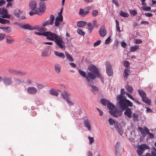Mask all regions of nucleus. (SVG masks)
<instances>
[{
  "label": "nucleus",
  "instance_id": "f257e3e1",
  "mask_svg": "<svg viewBox=\"0 0 156 156\" xmlns=\"http://www.w3.org/2000/svg\"><path fill=\"white\" fill-rule=\"evenodd\" d=\"M44 35L46 37L47 39L54 41L58 48L62 50H65V43L60 36H58L56 34L50 31L46 32Z\"/></svg>",
  "mask_w": 156,
  "mask_h": 156
},
{
  "label": "nucleus",
  "instance_id": "f03ea898",
  "mask_svg": "<svg viewBox=\"0 0 156 156\" xmlns=\"http://www.w3.org/2000/svg\"><path fill=\"white\" fill-rule=\"evenodd\" d=\"M126 93L125 91L124 88H122L121 90V94L118 95L116 97V99L118 101L120 106H121L123 108L127 107V105L132 106V103L129 100L126 99L125 97H124L123 95Z\"/></svg>",
  "mask_w": 156,
  "mask_h": 156
},
{
  "label": "nucleus",
  "instance_id": "7ed1b4c3",
  "mask_svg": "<svg viewBox=\"0 0 156 156\" xmlns=\"http://www.w3.org/2000/svg\"><path fill=\"white\" fill-rule=\"evenodd\" d=\"M107 107L109 110V113L113 117L116 118L121 115V112L115 108L114 104L109 102L107 104Z\"/></svg>",
  "mask_w": 156,
  "mask_h": 156
},
{
  "label": "nucleus",
  "instance_id": "20e7f679",
  "mask_svg": "<svg viewBox=\"0 0 156 156\" xmlns=\"http://www.w3.org/2000/svg\"><path fill=\"white\" fill-rule=\"evenodd\" d=\"M37 6L36 2L35 1H31L29 4V7L31 9V12H29V14L30 16H32L33 14H39V12L38 10L35 9Z\"/></svg>",
  "mask_w": 156,
  "mask_h": 156
},
{
  "label": "nucleus",
  "instance_id": "39448f33",
  "mask_svg": "<svg viewBox=\"0 0 156 156\" xmlns=\"http://www.w3.org/2000/svg\"><path fill=\"white\" fill-rule=\"evenodd\" d=\"M90 70L93 73L96 74L100 78L101 81L103 83L104 79L101 74L99 72L97 68L94 65H91L89 68Z\"/></svg>",
  "mask_w": 156,
  "mask_h": 156
},
{
  "label": "nucleus",
  "instance_id": "423d86ee",
  "mask_svg": "<svg viewBox=\"0 0 156 156\" xmlns=\"http://www.w3.org/2000/svg\"><path fill=\"white\" fill-rule=\"evenodd\" d=\"M108 122L110 126L114 125V127L116 130L121 135H122L123 132L122 130L120 129L119 126L117 122H115L113 119L110 118L108 119Z\"/></svg>",
  "mask_w": 156,
  "mask_h": 156
},
{
  "label": "nucleus",
  "instance_id": "0eeeda50",
  "mask_svg": "<svg viewBox=\"0 0 156 156\" xmlns=\"http://www.w3.org/2000/svg\"><path fill=\"white\" fill-rule=\"evenodd\" d=\"M137 148L136 152L137 154L140 156L142 154L145 150L149 148V147L145 144H142L138 145L137 146Z\"/></svg>",
  "mask_w": 156,
  "mask_h": 156
},
{
  "label": "nucleus",
  "instance_id": "6e6552de",
  "mask_svg": "<svg viewBox=\"0 0 156 156\" xmlns=\"http://www.w3.org/2000/svg\"><path fill=\"white\" fill-rule=\"evenodd\" d=\"M138 92L140 96L142 98L143 101L148 105L151 104V101L150 100L147 98V95L145 92L142 90H139Z\"/></svg>",
  "mask_w": 156,
  "mask_h": 156
},
{
  "label": "nucleus",
  "instance_id": "1a4fd4ad",
  "mask_svg": "<svg viewBox=\"0 0 156 156\" xmlns=\"http://www.w3.org/2000/svg\"><path fill=\"white\" fill-rule=\"evenodd\" d=\"M106 72L109 76H111L113 74V71L110 62L107 61L105 62Z\"/></svg>",
  "mask_w": 156,
  "mask_h": 156
},
{
  "label": "nucleus",
  "instance_id": "9d476101",
  "mask_svg": "<svg viewBox=\"0 0 156 156\" xmlns=\"http://www.w3.org/2000/svg\"><path fill=\"white\" fill-rule=\"evenodd\" d=\"M127 105V107L124 108H123L121 106H120L121 108L123 110H125V111L124 112V114L126 116H127L129 118H131L132 117V111L131 109L128 108V107H132L133 106V104H132V106H128Z\"/></svg>",
  "mask_w": 156,
  "mask_h": 156
},
{
  "label": "nucleus",
  "instance_id": "9b49d317",
  "mask_svg": "<svg viewBox=\"0 0 156 156\" xmlns=\"http://www.w3.org/2000/svg\"><path fill=\"white\" fill-rule=\"evenodd\" d=\"M96 74H94V73L89 72L88 73L87 75L86 79L87 80L88 83H90V80H94L95 79Z\"/></svg>",
  "mask_w": 156,
  "mask_h": 156
},
{
  "label": "nucleus",
  "instance_id": "f8f14e48",
  "mask_svg": "<svg viewBox=\"0 0 156 156\" xmlns=\"http://www.w3.org/2000/svg\"><path fill=\"white\" fill-rule=\"evenodd\" d=\"M19 26L21 28L25 30H33L36 29L35 27H32L30 25L28 24H20L19 25Z\"/></svg>",
  "mask_w": 156,
  "mask_h": 156
},
{
  "label": "nucleus",
  "instance_id": "ddd939ff",
  "mask_svg": "<svg viewBox=\"0 0 156 156\" xmlns=\"http://www.w3.org/2000/svg\"><path fill=\"white\" fill-rule=\"evenodd\" d=\"M28 92L31 94H35L37 92V89L34 87H29L27 90Z\"/></svg>",
  "mask_w": 156,
  "mask_h": 156
},
{
  "label": "nucleus",
  "instance_id": "4468645a",
  "mask_svg": "<svg viewBox=\"0 0 156 156\" xmlns=\"http://www.w3.org/2000/svg\"><path fill=\"white\" fill-rule=\"evenodd\" d=\"M46 9L45 2H40L39 3V8L38 10L40 12H44Z\"/></svg>",
  "mask_w": 156,
  "mask_h": 156
},
{
  "label": "nucleus",
  "instance_id": "2eb2a0df",
  "mask_svg": "<svg viewBox=\"0 0 156 156\" xmlns=\"http://www.w3.org/2000/svg\"><path fill=\"white\" fill-rule=\"evenodd\" d=\"M99 33L100 36L101 37H104L106 34V31L104 26H102L100 28L99 30Z\"/></svg>",
  "mask_w": 156,
  "mask_h": 156
},
{
  "label": "nucleus",
  "instance_id": "dca6fc26",
  "mask_svg": "<svg viewBox=\"0 0 156 156\" xmlns=\"http://www.w3.org/2000/svg\"><path fill=\"white\" fill-rule=\"evenodd\" d=\"M3 81L4 84L6 85L11 84L12 83V79L9 77H5L4 78Z\"/></svg>",
  "mask_w": 156,
  "mask_h": 156
},
{
  "label": "nucleus",
  "instance_id": "f3484780",
  "mask_svg": "<svg viewBox=\"0 0 156 156\" xmlns=\"http://www.w3.org/2000/svg\"><path fill=\"white\" fill-rule=\"evenodd\" d=\"M1 14L2 15V17L4 18L9 19L10 17V15L8 14L7 10L5 9H2Z\"/></svg>",
  "mask_w": 156,
  "mask_h": 156
},
{
  "label": "nucleus",
  "instance_id": "a211bd4d",
  "mask_svg": "<svg viewBox=\"0 0 156 156\" xmlns=\"http://www.w3.org/2000/svg\"><path fill=\"white\" fill-rule=\"evenodd\" d=\"M49 48H46L42 52L41 56L42 57L49 56L50 55V52H49Z\"/></svg>",
  "mask_w": 156,
  "mask_h": 156
},
{
  "label": "nucleus",
  "instance_id": "6ab92c4d",
  "mask_svg": "<svg viewBox=\"0 0 156 156\" xmlns=\"http://www.w3.org/2000/svg\"><path fill=\"white\" fill-rule=\"evenodd\" d=\"M0 29L2 30L3 31L6 33H9L11 32L12 28L11 27L8 26L6 27H0Z\"/></svg>",
  "mask_w": 156,
  "mask_h": 156
},
{
  "label": "nucleus",
  "instance_id": "aec40b11",
  "mask_svg": "<svg viewBox=\"0 0 156 156\" xmlns=\"http://www.w3.org/2000/svg\"><path fill=\"white\" fill-rule=\"evenodd\" d=\"M62 98L65 100L69 99L70 96V93L66 90H65L62 94Z\"/></svg>",
  "mask_w": 156,
  "mask_h": 156
},
{
  "label": "nucleus",
  "instance_id": "412c9836",
  "mask_svg": "<svg viewBox=\"0 0 156 156\" xmlns=\"http://www.w3.org/2000/svg\"><path fill=\"white\" fill-rule=\"evenodd\" d=\"M144 128L146 133L149 135V136L150 138L152 139L154 137V135L153 134L150 132L149 129L146 126H144Z\"/></svg>",
  "mask_w": 156,
  "mask_h": 156
},
{
  "label": "nucleus",
  "instance_id": "4be33fe9",
  "mask_svg": "<svg viewBox=\"0 0 156 156\" xmlns=\"http://www.w3.org/2000/svg\"><path fill=\"white\" fill-rule=\"evenodd\" d=\"M130 73L131 72L129 69L127 68L125 69L124 71V73L123 74L124 79L125 80L126 79Z\"/></svg>",
  "mask_w": 156,
  "mask_h": 156
},
{
  "label": "nucleus",
  "instance_id": "5701e85b",
  "mask_svg": "<svg viewBox=\"0 0 156 156\" xmlns=\"http://www.w3.org/2000/svg\"><path fill=\"white\" fill-rule=\"evenodd\" d=\"M6 42L8 44H10L12 43L15 41L14 38H12L11 36H8L5 37Z\"/></svg>",
  "mask_w": 156,
  "mask_h": 156
},
{
  "label": "nucleus",
  "instance_id": "b1692460",
  "mask_svg": "<svg viewBox=\"0 0 156 156\" xmlns=\"http://www.w3.org/2000/svg\"><path fill=\"white\" fill-rule=\"evenodd\" d=\"M55 55L59 57L60 58L64 59L65 58V55L64 54L61 52H59L57 51H54Z\"/></svg>",
  "mask_w": 156,
  "mask_h": 156
},
{
  "label": "nucleus",
  "instance_id": "393cba45",
  "mask_svg": "<svg viewBox=\"0 0 156 156\" xmlns=\"http://www.w3.org/2000/svg\"><path fill=\"white\" fill-rule=\"evenodd\" d=\"M65 54L66 58L68 61L72 62L74 61V59L72 56L67 51H65Z\"/></svg>",
  "mask_w": 156,
  "mask_h": 156
},
{
  "label": "nucleus",
  "instance_id": "a878e982",
  "mask_svg": "<svg viewBox=\"0 0 156 156\" xmlns=\"http://www.w3.org/2000/svg\"><path fill=\"white\" fill-rule=\"evenodd\" d=\"M89 13L88 11H84L83 9H80L79 14L82 16H84Z\"/></svg>",
  "mask_w": 156,
  "mask_h": 156
},
{
  "label": "nucleus",
  "instance_id": "bb28decb",
  "mask_svg": "<svg viewBox=\"0 0 156 156\" xmlns=\"http://www.w3.org/2000/svg\"><path fill=\"white\" fill-rule=\"evenodd\" d=\"M84 124L85 126L87 128L88 130L90 131L91 130V127L90 126V122L89 121L87 120H86L84 122Z\"/></svg>",
  "mask_w": 156,
  "mask_h": 156
},
{
  "label": "nucleus",
  "instance_id": "cd10ccee",
  "mask_svg": "<svg viewBox=\"0 0 156 156\" xmlns=\"http://www.w3.org/2000/svg\"><path fill=\"white\" fill-rule=\"evenodd\" d=\"M26 74V73L23 71L16 70L15 75L19 76H22L25 75Z\"/></svg>",
  "mask_w": 156,
  "mask_h": 156
},
{
  "label": "nucleus",
  "instance_id": "c85d7f7f",
  "mask_svg": "<svg viewBox=\"0 0 156 156\" xmlns=\"http://www.w3.org/2000/svg\"><path fill=\"white\" fill-rule=\"evenodd\" d=\"M58 91H59V90H56L54 89H51L49 91V93L55 96H57L58 95V92H57Z\"/></svg>",
  "mask_w": 156,
  "mask_h": 156
},
{
  "label": "nucleus",
  "instance_id": "c756f323",
  "mask_svg": "<svg viewBox=\"0 0 156 156\" xmlns=\"http://www.w3.org/2000/svg\"><path fill=\"white\" fill-rule=\"evenodd\" d=\"M126 89L128 92L130 93H132L133 90L131 86L128 85L126 86Z\"/></svg>",
  "mask_w": 156,
  "mask_h": 156
},
{
  "label": "nucleus",
  "instance_id": "7c9ffc66",
  "mask_svg": "<svg viewBox=\"0 0 156 156\" xmlns=\"http://www.w3.org/2000/svg\"><path fill=\"white\" fill-rule=\"evenodd\" d=\"M55 70L56 72L57 73H59L61 71V67L60 66L56 64L55 66Z\"/></svg>",
  "mask_w": 156,
  "mask_h": 156
},
{
  "label": "nucleus",
  "instance_id": "2f4dec72",
  "mask_svg": "<svg viewBox=\"0 0 156 156\" xmlns=\"http://www.w3.org/2000/svg\"><path fill=\"white\" fill-rule=\"evenodd\" d=\"M86 22L83 21H80L77 24V26L78 27H82L85 26L86 25Z\"/></svg>",
  "mask_w": 156,
  "mask_h": 156
},
{
  "label": "nucleus",
  "instance_id": "473e14b6",
  "mask_svg": "<svg viewBox=\"0 0 156 156\" xmlns=\"http://www.w3.org/2000/svg\"><path fill=\"white\" fill-rule=\"evenodd\" d=\"M88 84L90 86L91 88V90L93 91H98V89L97 87L93 85L90 84L88 83Z\"/></svg>",
  "mask_w": 156,
  "mask_h": 156
},
{
  "label": "nucleus",
  "instance_id": "72a5a7b5",
  "mask_svg": "<svg viewBox=\"0 0 156 156\" xmlns=\"http://www.w3.org/2000/svg\"><path fill=\"white\" fill-rule=\"evenodd\" d=\"M87 26L88 32L90 33L92 31L93 28V27L92 26V23L90 22L89 23H88Z\"/></svg>",
  "mask_w": 156,
  "mask_h": 156
},
{
  "label": "nucleus",
  "instance_id": "f704fd0d",
  "mask_svg": "<svg viewBox=\"0 0 156 156\" xmlns=\"http://www.w3.org/2000/svg\"><path fill=\"white\" fill-rule=\"evenodd\" d=\"M21 11L20 10L18 9H15L14 12L13 14L17 17H19L20 14L21 13Z\"/></svg>",
  "mask_w": 156,
  "mask_h": 156
},
{
  "label": "nucleus",
  "instance_id": "c9c22d12",
  "mask_svg": "<svg viewBox=\"0 0 156 156\" xmlns=\"http://www.w3.org/2000/svg\"><path fill=\"white\" fill-rule=\"evenodd\" d=\"M8 20L0 18V23L2 24H5L9 23Z\"/></svg>",
  "mask_w": 156,
  "mask_h": 156
},
{
  "label": "nucleus",
  "instance_id": "e433bc0d",
  "mask_svg": "<svg viewBox=\"0 0 156 156\" xmlns=\"http://www.w3.org/2000/svg\"><path fill=\"white\" fill-rule=\"evenodd\" d=\"M119 14L120 16L124 17H127L129 16V15L127 13L124 12L122 11H120Z\"/></svg>",
  "mask_w": 156,
  "mask_h": 156
},
{
  "label": "nucleus",
  "instance_id": "4c0bfd02",
  "mask_svg": "<svg viewBox=\"0 0 156 156\" xmlns=\"http://www.w3.org/2000/svg\"><path fill=\"white\" fill-rule=\"evenodd\" d=\"M138 114L133 113L132 117L134 121H137L138 120Z\"/></svg>",
  "mask_w": 156,
  "mask_h": 156
},
{
  "label": "nucleus",
  "instance_id": "58836bf2",
  "mask_svg": "<svg viewBox=\"0 0 156 156\" xmlns=\"http://www.w3.org/2000/svg\"><path fill=\"white\" fill-rule=\"evenodd\" d=\"M55 19V16L53 15H51L50 16V20H49V22L50 24L51 25H52L53 23V22Z\"/></svg>",
  "mask_w": 156,
  "mask_h": 156
},
{
  "label": "nucleus",
  "instance_id": "ea45409f",
  "mask_svg": "<svg viewBox=\"0 0 156 156\" xmlns=\"http://www.w3.org/2000/svg\"><path fill=\"white\" fill-rule=\"evenodd\" d=\"M78 72L83 77L86 78L87 75L85 72L80 69L78 70Z\"/></svg>",
  "mask_w": 156,
  "mask_h": 156
},
{
  "label": "nucleus",
  "instance_id": "a19ab883",
  "mask_svg": "<svg viewBox=\"0 0 156 156\" xmlns=\"http://www.w3.org/2000/svg\"><path fill=\"white\" fill-rule=\"evenodd\" d=\"M115 23L116 24V30L118 31L119 33H120L121 32V31L120 30V28L119 26V22L117 20H115Z\"/></svg>",
  "mask_w": 156,
  "mask_h": 156
},
{
  "label": "nucleus",
  "instance_id": "79ce46f5",
  "mask_svg": "<svg viewBox=\"0 0 156 156\" xmlns=\"http://www.w3.org/2000/svg\"><path fill=\"white\" fill-rule=\"evenodd\" d=\"M139 49V47L138 45L135 46L131 47L130 51L131 52H134Z\"/></svg>",
  "mask_w": 156,
  "mask_h": 156
},
{
  "label": "nucleus",
  "instance_id": "37998d69",
  "mask_svg": "<svg viewBox=\"0 0 156 156\" xmlns=\"http://www.w3.org/2000/svg\"><path fill=\"white\" fill-rule=\"evenodd\" d=\"M138 130L143 135H144L146 133L144 128L143 129L142 127L139 126L138 128Z\"/></svg>",
  "mask_w": 156,
  "mask_h": 156
},
{
  "label": "nucleus",
  "instance_id": "c03bdc74",
  "mask_svg": "<svg viewBox=\"0 0 156 156\" xmlns=\"http://www.w3.org/2000/svg\"><path fill=\"white\" fill-rule=\"evenodd\" d=\"M101 103L104 105L106 106L107 105V103L109 102L108 101H107L105 99H102L101 101Z\"/></svg>",
  "mask_w": 156,
  "mask_h": 156
},
{
  "label": "nucleus",
  "instance_id": "a18cd8bd",
  "mask_svg": "<svg viewBox=\"0 0 156 156\" xmlns=\"http://www.w3.org/2000/svg\"><path fill=\"white\" fill-rule=\"evenodd\" d=\"M15 82L16 84H19L23 83L24 82V81L22 80L17 79L15 80Z\"/></svg>",
  "mask_w": 156,
  "mask_h": 156
},
{
  "label": "nucleus",
  "instance_id": "49530a36",
  "mask_svg": "<svg viewBox=\"0 0 156 156\" xmlns=\"http://www.w3.org/2000/svg\"><path fill=\"white\" fill-rule=\"evenodd\" d=\"M142 9L145 11H149L151 10V8L150 6H142Z\"/></svg>",
  "mask_w": 156,
  "mask_h": 156
},
{
  "label": "nucleus",
  "instance_id": "de8ad7c7",
  "mask_svg": "<svg viewBox=\"0 0 156 156\" xmlns=\"http://www.w3.org/2000/svg\"><path fill=\"white\" fill-rule=\"evenodd\" d=\"M77 33L83 36L85 34V33L83 31L81 30L80 29L77 30Z\"/></svg>",
  "mask_w": 156,
  "mask_h": 156
},
{
  "label": "nucleus",
  "instance_id": "09e8293b",
  "mask_svg": "<svg viewBox=\"0 0 156 156\" xmlns=\"http://www.w3.org/2000/svg\"><path fill=\"white\" fill-rule=\"evenodd\" d=\"M88 138L89 141V143L90 144H92L94 142V140L93 137L88 136Z\"/></svg>",
  "mask_w": 156,
  "mask_h": 156
},
{
  "label": "nucleus",
  "instance_id": "8fccbe9b",
  "mask_svg": "<svg viewBox=\"0 0 156 156\" xmlns=\"http://www.w3.org/2000/svg\"><path fill=\"white\" fill-rule=\"evenodd\" d=\"M55 20L60 22H62L63 20V17L62 15L56 17Z\"/></svg>",
  "mask_w": 156,
  "mask_h": 156
},
{
  "label": "nucleus",
  "instance_id": "3c124183",
  "mask_svg": "<svg viewBox=\"0 0 156 156\" xmlns=\"http://www.w3.org/2000/svg\"><path fill=\"white\" fill-rule=\"evenodd\" d=\"M98 14V12L97 10H94L92 13V16L93 17H95Z\"/></svg>",
  "mask_w": 156,
  "mask_h": 156
},
{
  "label": "nucleus",
  "instance_id": "603ef678",
  "mask_svg": "<svg viewBox=\"0 0 156 156\" xmlns=\"http://www.w3.org/2000/svg\"><path fill=\"white\" fill-rule=\"evenodd\" d=\"M126 94L127 96L129 98H130L132 100H133V101H137V100H135L134 98L132 96L130 95V94H129L128 92H126Z\"/></svg>",
  "mask_w": 156,
  "mask_h": 156
},
{
  "label": "nucleus",
  "instance_id": "864d4df0",
  "mask_svg": "<svg viewBox=\"0 0 156 156\" xmlns=\"http://www.w3.org/2000/svg\"><path fill=\"white\" fill-rule=\"evenodd\" d=\"M8 71L9 73L15 75L16 70L12 69H10Z\"/></svg>",
  "mask_w": 156,
  "mask_h": 156
},
{
  "label": "nucleus",
  "instance_id": "5fc2aeb1",
  "mask_svg": "<svg viewBox=\"0 0 156 156\" xmlns=\"http://www.w3.org/2000/svg\"><path fill=\"white\" fill-rule=\"evenodd\" d=\"M101 42V41L100 40H98L96 42H95L94 44V46L96 47L98 46L100 44Z\"/></svg>",
  "mask_w": 156,
  "mask_h": 156
},
{
  "label": "nucleus",
  "instance_id": "6e6d98bb",
  "mask_svg": "<svg viewBox=\"0 0 156 156\" xmlns=\"http://www.w3.org/2000/svg\"><path fill=\"white\" fill-rule=\"evenodd\" d=\"M48 25H51L50 24L49 20L46 21L42 23V26L43 27H45Z\"/></svg>",
  "mask_w": 156,
  "mask_h": 156
},
{
  "label": "nucleus",
  "instance_id": "4d7b16f0",
  "mask_svg": "<svg viewBox=\"0 0 156 156\" xmlns=\"http://www.w3.org/2000/svg\"><path fill=\"white\" fill-rule=\"evenodd\" d=\"M5 34L4 33L0 34V41L2 40L5 36Z\"/></svg>",
  "mask_w": 156,
  "mask_h": 156
},
{
  "label": "nucleus",
  "instance_id": "13d9d810",
  "mask_svg": "<svg viewBox=\"0 0 156 156\" xmlns=\"http://www.w3.org/2000/svg\"><path fill=\"white\" fill-rule=\"evenodd\" d=\"M129 64V62L128 61H125L123 63L124 66L126 67H127Z\"/></svg>",
  "mask_w": 156,
  "mask_h": 156
},
{
  "label": "nucleus",
  "instance_id": "bf43d9fd",
  "mask_svg": "<svg viewBox=\"0 0 156 156\" xmlns=\"http://www.w3.org/2000/svg\"><path fill=\"white\" fill-rule=\"evenodd\" d=\"M37 87L38 89H42L43 87V86L42 84L38 83L37 84Z\"/></svg>",
  "mask_w": 156,
  "mask_h": 156
},
{
  "label": "nucleus",
  "instance_id": "052dcab7",
  "mask_svg": "<svg viewBox=\"0 0 156 156\" xmlns=\"http://www.w3.org/2000/svg\"><path fill=\"white\" fill-rule=\"evenodd\" d=\"M130 13L133 16H135L137 14V12L136 11L133 10L130 12Z\"/></svg>",
  "mask_w": 156,
  "mask_h": 156
},
{
  "label": "nucleus",
  "instance_id": "680f3d73",
  "mask_svg": "<svg viewBox=\"0 0 156 156\" xmlns=\"http://www.w3.org/2000/svg\"><path fill=\"white\" fill-rule=\"evenodd\" d=\"M67 104L70 105L72 106L73 105V104L69 100V99H67L66 100Z\"/></svg>",
  "mask_w": 156,
  "mask_h": 156
},
{
  "label": "nucleus",
  "instance_id": "e2e57ef3",
  "mask_svg": "<svg viewBox=\"0 0 156 156\" xmlns=\"http://www.w3.org/2000/svg\"><path fill=\"white\" fill-rule=\"evenodd\" d=\"M110 37H108L105 40V43L106 44H108L110 42Z\"/></svg>",
  "mask_w": 156,
  "mask_h": 156
},
{
  "label": "nucleus",
  "instance_id": "0e129e2a",
  "mask_svg": "<svg viewBox=\"0 0 156 156\" xmlns=\"http://www.w3.org/2000/svg\"><path fill=\"white\" fill-rule=\"evenodd\" d=\"M60 23V21L55 20V26H59Z\"/></svg>",
  "mask_w": 156,
  "mask_h": 156
},
{
  "label": "nucleus",
  "instance_id": "69168bd1",
  "mask_svg": "<svg viewBox=\"0 0 156 156\" xmlns=\"http://www.w3.org/2000/svg\"><path fill=\"white\" fill-rule=\"evenodd\" d=\"M121 45L122 47L124 48H125L126 47V44L124 42H121Z\"/></svg>",
  "mask_w": 156,
  "mask_h": 156
},
{
  "label": "nucleus",
  "instance_id": "338daca9",
  "mask_svg": "<svg viewBox=\"0 0 156 156\" xmlns=\"http://www.w3.org/2000/svg\"><path fill=\"white\" fill-rule=\"evenodd\" d=\"M140 24H141L148 25L149 24V22L146 21H142Z\"/></svg>",
  "mask_w": 156,
  "mask_h": 156
},
{
  "label": "nucleus",
  "instance_id": "774afa93",
  "mask_svg": "<svg viewBox=\"0 0 156 156\" xmlns=\"http://www.w3.org/2000/svg\"><path fill=\"white\" fill-rule=\"evenodd\" d=\"M145 15L146 16L149 17H151L153 16V14L150 13H145Z\"/></svg>",
  "mask_w": 156,
  "mask_h": 156
}]
</instances>
